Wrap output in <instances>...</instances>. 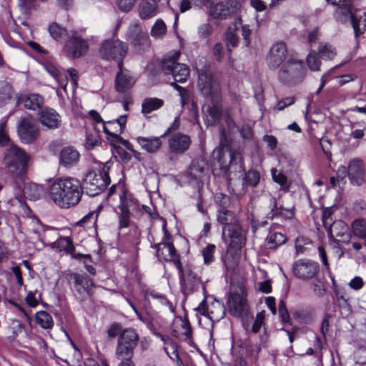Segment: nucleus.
<instances>
[{"label": "nucleus", "instance_id": "obj_1", "mask_svg": "<svg viewBox=\"0 0 366 366\" xmlns=\"http://www.w3.org/2000/svg\"><path fill=\"white\" fill-rule=\"evenodd\" d=\"M225 141V132L224 129H222L220 146L214 152L218 154V162L220 169L228 176V186L230 187L232 185V174L240 177L243 176L245 171L241 154L226 146Z\"/></svg>", "mask_w": 366, "mask_h": 366}, {"label": "nucleus", "instance_id": "obj_2", "mask_svg": "<svg viewBox=\"0 0 366 366\" xmlns=\"http://www.w3.org/2000/svg\"><path fill=\"white\" fill-rule=\"evenodd\" d=\"M180 53L175 51L172 56L165 57L162 63V68L165 74H172L174 82L171 85L179 92L182 97V102L185 104L189 99L187 89L180 86L177 83H184L189 75V68L184 64L177 62Z\"/></svg>", "mask_w": 366, "mask_h": 366}, {"label": "nucleus", "instance_id": "obj_3", "mask_svg": "<svg viewBox=\"0 0 366 366\" xmlns=\"http://www.w3.org/2000/svg\"><path fill=\"white\" fill-rule=\"evenodd\" d=\"M30 160L29 154L19 146L11 144L4 151L3 164L9 173L22 179L27 172Z\"/></svg>", "mask_w": 366, "mask_h": 366}, {"label": "nucleus", "instance_id": "obj_4", "mask_svg": "<svg viewBox=\"0 0 366 366\" xmlns=\"http://www.w3.org/2000/svg\"><path fill=\"white\" fill-rule=\"evenodd\" d=\"M306 69L303 61L289 58L280 67L278 72L279 80L287 85L295 86L305 79Z\"/></svg>", "mask_w": 366, "mask_h": 366}, {"label": "nucleus", "instance_id": "obj_5", "mask_svg": "<svg viewBox=\"0 0 366 366\" xmlns=\"http://www.w3.org/2000/svg\"><path fill=\"white\" fill-rule=\"evenodd\" d=\"M109 169V167L105 164L101 170H91L87 173L84 179V185L89 196L100 194L110 184Z\"/></svg>", "mask_w": 366, "mask_h": 366}, {"label": "nucleus", "instance_id": "obj_6", "mask_svg": "<svg viewBox=\"0 0 366 366\" xmlns=\"http://www.w3.org/2000/svg\"><path fill=\"white\" fill-rule=\"evenodd\" d=\"M177 270L179 277L181 290L184 295L188 296L198 290L202 285L201 277L196 271V268L190 264L183 266L177 262Z\"/></svg>", "mask_w": 366, "mask_h": 366}, {"label": "nucleus", "instance_id": "obj_7", "mask_svg": "<svg viewBox=\"0 0 366 366\" xmlns=\"http://www.w3.org/2000/svg\"><path fill=\"white\" fill-rule=\"evenodd\" d=\"M126 39L130 43L134 50L142 54L150 48L151 41L147 32L137 21L132 22L127 31Z\"/></svg>", "mask_w": 366, "mask_h": 366}, {"label": "nucleus", "instance_id": "obj_8", "mask_svg": "<svg viewBox=\"0 0 366 366\" xmlns=\"http://www.w3.org/2000/svg\"><path fill=\"white\" fill-rule=\"evenodd\" d=\"M197 87L207 101L213 98L217 100L219 97H222L219 81L211 73L206 71L199 72Z\"/></svg>", "mask_w": 366, "mask_h": 366}, {"label": "nucleus", "instance_id": "obj_9", "mask_svg": "<svg viewBox=\"0 0 366 366\" xmlns=\"http://www.w3.org/2000/svg\"><path fill=\"white\" fill-rule=\"evenodd\" d=\"M127 50L128 46L125 42L119 39H107L100 44L99 54L105 60L121 61L126 55Z\"/></svg>", "mask_w": 366, "mask_h": 366}, {"label": "nucleus", "instance_id": "obj_10", "mask_svg": "<svg viewBox=\"0 0 366 366\" xmlns=\"http://www.w3.org/2000/svg\"><path fill=\"white\" fill-rule=\"evenodd\" d=\"M336 5L337 6L335 13L336 20L340 23H345L350 21L356 37L363 34L365 29H361L360 26V19L353 13L351 0H344V2Z\"/></svg>", "mask_w": 366, "mask_h": 366}, {"label": "nucleus", "instance_id": "obj_11", "mask_svg": "<svg viewBox=\"0 0 366 366\" xmlns=\"http://www.w3.org/2000/svg\"><path fill=\"white\" fill-rule=\"evenodd\" d=\"M171 237L165 232L162 241L159 243L152 245L156 249V257L159 261L172 262L174 267H177V262L182 263L174 244L170 241Z\"/></svg>", "mask_w": 366, "mask_h": 366}, {"label": "nucleus", "instance_id": "obj_12", "mask_svg": "<svg viewBox=\"0 0 366 366\" xmlns=\"http://www.w3.org/2000/svg\"><path fill=\"white\" fill-rule=\"evenodd\" d=\"M138 335L132 328L123 330L118 338V343L116 348V356L121 359L125 356L132 357L134 349L137 345Z\"/></svg>", "mask_w": 366, "mask_h": 366}, {"label": "nucleus", "instance_id": "obj_13", "mask_svg": "<svg viewBox=\"0 0 366 366\" xmlns=\"http://www.w3.org/2000/svg\"><path fill=\"white\" fill-rule=\"evenodd\" d=\"M209 14L215 19H224L239 11L241 4L237 0H227L226 2H211L206 0Z\"/></svg>", "mask_w": 366, "mask_h": 366}, {"label": "nucleus", "instance_id": "obj_14", "mask_svg": "<svg viewBox=\"0 0 366 366\" xmlns=\"http://www.w3.org/2000/svg\"><path fill=\"white\" fill-rule=\"evenodd\" d=\"M17 132L22 143H34L39 136V129L36 119L31 115L22 117L18 123Z\"/></svg>", "mask_w": 366, "mask_h": 366}, {"label": "nucleus", "instance_id": "obj_15", "mask_svg": "<svg viewBox=\"0 0 366 366\" xmlns=\"http://www.w3.org/2000/svg\"><path fill=\"white\" fill-rule=\"evenodd\" d=\"M288 51L286 44L278 41L272 45L266 58L268 67L274 70L280 68L288 59Z\"/></svg>", "mask_w": 366, "mask_h": 366}, {"label": "nucleus", "instance_id": "obj_16", "mask_svg": "<svg viewBox=\"0 0 366 366\" xmlns=\"http://www.w3.org/2000/svg\"><path fill=\"white\" fill-rule=\"evenodd\" d=\"M68 178L56 179L50 187L49 195L51 199L59 207H69Z\"/></svg>", "mask_w": 366, "mask_h": 366}, {"label": "nucleus", "instance_id": "obj_17", "mask_svg": "<svg viewBox=\"0 0 366 366\" xmlns=\"http://www.w3.org/2000/svg\"><path fill=\"white\" fill-rule=\"evenodd\" d=\"M227 229L225 237L222 235V237L224 242L227 244L228 249L235 251L241 249L246 243V232L241 224Z\"/></svg>", "mask_w": 366, "mask_h": 366}, {"label": "nucleus", "instance_id": "obj_18", "mask_svg": "<svg viewBox=\"0 0 366 366\" xmlns=\"http://www.w3.org/2000/svg\"><path fill=\"white\" fill-rule=\"evenodd\" d=\"M319 271L317 262L307 259H299L296 261L292 267V272L295 277L302 280L312 279Z\"/></svg>", "mask_w": 366, "mask_h": 366}, {"label": "nucleus", "instance_id": "obj_19", "mask_svg": "<svg viewBox=\"0 0 366 366\" xmlns=\"http://www.w3.org/2000/svg\"><path fill=\"white\" fill-rule=\"evenodd\" d=\"M119 71L115 79V89L120 94H127L135 84L136 79L127 69L122 67L119 63Z\"/></svg>", "mask_w": 366, "mask_h": 366}, {"label": "nucleus", "instance_id": "obj_20", "mask_svg": "<svg viewBox=\"0 0 366 366\" xmlns=\"http://www.w3.org/2000/svg\"><path fill=\"white\" fill-rule=\"evenodd\" d=\"M202 111L208 124H214L222 116V97H219L217 100L213 98V99L207 101V103L202 107Z\"/></svg>", "mask_w": 366, "mask_h": 366}, {"label": "nucleus", "instance_id": "obj_21", "mask_svg": "<svg viewBox=\"0 0 366 366\" xmlns=\"http://www.w3.org/2000/svg\"><path fill=\"white\" fill-rule=\"evenodd\" d=\"M365 169L363 162L360 159H353L349 162L347 166V175L350 183L360 186L365 181Z\"/></svg>", "mask_w": 366, "mask_h": 366}, {"label": "nucleus", "instance_id": "obj_22", "mask_svg": "<svg viewBox=\"0 0 366 366\" xmlns=\"http://www.w3.org/2000/svg\"><path fill=\"white\" fill-rule=\"evenodd\" d=\"M191 144V139L188 135L177 133L169 139V148L171 152L176 154L184 153Z\"/></svg>", "mask_w": 366, "mask_h": 366}, {"label": "nucleus", "instance_id": "obj_23", "mask_svg": "<svg viewBox=\"0 0 366 366\" xmlns=\"http://www.w3.org/2000/svg\"><path fill=\"white\" fill-rule=\"evenodd\" d=\"M127 115H121L116 119L104 122L103 130L107 135L119 139V134L122 133L125 129Z\"/></svg>", "mask_w": 366, "mask_h": 366}, {"label": "nucleus", "instance_id": "obj_24", "mask_svg": "<svg viewBox=\"0 0 366 366\" xmlns=\"http://www.w3.org/2000/svg\"><path fill=\"white\" fill-rule=\"evenodd\" d=\"M217 220L222 225V236L225 237L227 229L232 228L240 224L235 212L232 210L217 211Z\"/></svg>", "mask_w": 366, "mask_h": 366}, {"label": "nucleus", "instance_id": "obj_25", "mask_svg": "<svg viewBox=\"0 0 366 366\" xmlns=\"http://www.w3.org/2000/svg\"><path fill=\"white\" fill-rule=\"evenodd\" d=\"M242 187L235 194L238 198H241L247 192V187H256L260 181V174L257 170L250 169L243 174Z\"/></svg>", "mask_w": 366, "mask_h": 366}, {"label": "nucleus", "instance_id": "obj_26", "mask_svg": "<svg viewBox=\"0 0 366 366\" xmlns=\"http://www.w3.org/2000/svg\"><path fill=\"white\" fill-rule=\"evenodd\" d=\"M89 50V44L85 39L74 34L70 36V54L74 58L85 55Z\"/></svg>", "mask_w": 366, "mask_h": 366}, {"label": "nucleus", "instance_id": "obj_27", "mask_svg": "<svg viewBox=\"0 0 366 366\" xmlns=\"http://www.w3.org/2000/svg\"><path fill=\"white\" fill-rule=\"evenodd\" d=\"M40 122L49 129H56L60 125V117L53 109H46L41 111L39 117Z\"/></svg>", "mask_w": 366, "mask_h": 366}, {"label": "nucleus", "instance_id": "obj_28", "mask_svg": "<svg viewBox=\"0 0 366 366\" xmlns=\"http://www.w3.org/2000/svg\"><path fill=\"white\" fill-rule=\"evenodd\" d=\"M18 103L27 109L36 110L42 104L43 98L38 94H22L19 97Z\"/></svg>", "mask_w": 366, "mask_h": 366}, {"label": "nucleus", "instance_id": "obj_29", "mask_svg": "<svg viewBox=\"0 0 366 366\" xmlns=\"http://www.w3.org/2000/svg\"><path fill=\"white\" fill-rule=\"evenodd\" d=\"M207 169V162L203 159H197L192 161L188 170V174L191 179L199 181L205 176Z\"/></svg>", "mask_w": 366, "mask_h": 366}, {"label": "nucleus", "instance_id": "obj_30", "mask_svg": "<svg viewBox=\"0 0 366 366\" xmlns=\"http://www.w3.org/2000/svg\"><path fill=\"white\" fill-rule=\"evenodd\" d=\"M230 312L234 316H239L246 310L245 297L240 294L234 293L229 298Z\"/></svg>", "mask_w": 366, "mask_h": 366}, {"label": "nucleus", "instance_id": "obj_31", "mask_svg": "<svg viewBox=\"0 0 366 366\" xmlns=\"http://www.w3.org/2000/svg\"><path fill=\"white\" fill-rule=\"evenodd\" d=\"M135 139L143 149L150 153L157 152L162 145V141L159 137H138Z\"/></svg>", "mask_w": 366, "mask_h": 366}, {"label": "nucleus", "instance_id": "obj_32", "mask_svg": "<svg viewBox=\"0 0 366 366\" xmlns=\"http://www.w3.org/2000/svg\"><path fill=\"white\" fill-rule=\"evenodd\" d=\"M44 69L51 75L61 86L64 92H66L67 78L64 74H62L58 68L51 62H45L43 64Z\"/></svg>", "mask_w": 366, "mask_h": 366}, {"label": "nucleus", "instance_id": "obj_33", "mask_svg": "<svg viewBox=\"0 0 366 366\" xmlns=\"http://www.w3.org/2000/svg\"><path fill=\"white\" fill-rule=\"evenodd\" d=\"M83 194V188L79 180L70 177V206L76 205Z\"/></svg>", "mask_w": 366, "mask_h": 366}, {"label": "nucleus", "instance_id": "obj_34", "mask_svg": "<svg viewBox=\"0 0 366 366\" xmlns=\"http://www.w3.org/2000/svg\"><path fill=\"white\" fill-rule=\"evenodd\" d=\"M316 52L325 61H331L337 56L336 48L327 42H320Z\"/></svg>", "mask_w": 366, "mask_h": 366}, {"label": "nucleus", "instance_id": "obj_35", "mask_svg": "<svg viewBox=\"0 0 366 366\" xmlns=\"http://www.w3.org/2000/svg\"><path fill=\"white\" fill-rule=\"evenodd\" d=\"M351 229L354 236L364 239L366 247V219L357 218L351 224Z\"/></svg>", "mask_w": 366, "mask_h": 366}, {"label": "nucleus", "instance_id": "obj_36", "mask_svg": "<svg viewBox=\"0 0 366 366\" xmlns=\"http://www.w3.org/2000/svg\"><path fill=\"white\" fill-rule=\"evenodd\" d=\"M225 312L224 305L222 302L214 300L209 306L208 318L212 321H219L224 317Z\"/></svg>", "mask_w": 366, "mask_h": 366}, {"label": "nucleus", "instance_id": "obj_37", "mask_svg": "<svg viewBox=\"0 0 366 366\" xmlns=\"http://www.w3.org/2000/svg\"><path fill=\"white\" fill-rule=\"evenodd\" d=\"M164 100L159 98H146L142 104V112L147 115L160 109L164 105Z\"/></svg>", "mask_w": 366, "mask_h": 366}, {"label": "nucleus", "instance_id": "obj_38", "mask_svg": "<svg viewBox=\"0 0 366 366\" xmlns=\"http://www.w3.org/2000/svg\"><path fill=\"white\" fill-rule=\"evenodd\" d=\"M17 204L24 209L29 210V207L25 202L20 198L15 197L5 201H0V214L4 216L5 214L11 212L12 207Z\"/></svg>", "mask_w": 366, "mask_h": 366}, {"label": "nucleus", "instance_id": "obj_39", "mask_svg": "<svg viewBox=\"0 0 366 366\" xmlns=\"http://www.w3.org/2000/svg\"><path fill=\"white\" fill-rule=\"evenodd\" d=\"M158 2L152 1V2L144 1L141 3L139 8V16L143 19H147L155 16Z\"/></svg>", "mask_w": 366, "mask_h": 366}, {"label": "nucleus", "instance_id": "obj_40", "mask_svg": "<svg viewBox=\"0 0 366 366\" xmlns=\"http://www.w3.org/2000/svg\"><path fill=\"white\" fill-rule=\"evenodd\" d=\"M24 194L30 200L35 201L43 195L44 189L41 186L35 183H29L24 187Z\"/></svg>", "mask_w": 366, "mask_h": 366}, {"label": "nucleus", "instance_id": "obj_41", "mask_svg": "<svg viewBox=\"0 0 366 366\" xmlns=\"http://www.w3.org/2000/svg\"><path fill=\"white\" fill-rule=\"evenodd\" d=\"M138 204L135 199L132 198L126 193H123L120 195V205L119 208L120 210L131 212L132 211L137 209Z\"/></svg>", "mask_w": 366, "mask_h": 366}, {"label": "nucleus", "instance_id": "obj_42", "mask_svg": "<svg viewBox=\"0 0 366 366\" xmlns=\"http://www.w3.org/2000/svg\"><path fill=\"white\" fill-rule=\"evenodd\" d=\"M36 323L44 329H50L54 326L53 318L46 311H39L36 313Z\"/></svg>", "mask_w": 366, "mask_h": 366}, {"label": "nucleus", "instance_id": "obj_43", "mask_svg": "<svg viewBox=\"0 0 366 366\" xmlns=\"http://www.w3.org/2000/svg\"><path fill=\"white\" fill-rule=\"evenodd\" d=\"M214 202L218 207L217 211L230 210L232 201L228 195L223 193H217L214 197Z\"/></svg>", "mask_w": 366, "mask_h": 366}, {"label": "nucleus", "instance_id": "obj_44", "mask_svg": "<svg viewBox=\"0 0 366 366\" xmlns=\"http://www.w3.org/2000/svg\"><path fill=\"white\" fill-rule=\"evenodd\" d=\"M70 345L73 350L72 360L70 366H85L86 359L84 358L82 351L70 340Z\"/></svg>", "mask_w": 366, "mask_h": 366}, {"label": "nucleus", "instance_id": "obj_45", "mask_svg": "<svg viewBox=\"0 0 366 366\" xmlns=\"http://www.w3.org/2000/svg\"><path fill=\"white\" fill-rule=\"evenodd\" d=\"M167 28L161 19H157L151 29V36L154 39H162L167 34Z\"/></svg>", "mask_w": 366, "mask_h": 366}, {"label": "nucleus", "instance_id": "obj_46", "mask_svg": "<svg viewBox=\"0 0 366 366\" xmlns=\"http://www.w3.org/2000/svg\"><path fill=\"white\" fill-rule=\"evenodd\" d=\"M320 57L315 50L311 49L307 57V64L309 69L313 71H320L322 64Z\"/></svg>", "mask_w": 366, "mask_h": 366}, {"label": "nucleus", "instance_id": "obj_47", "mask_svg": "<svg viewBox=\"0 0 366 366\" xmlns=\"http://www.w3.org/2000/svg\"><path fill=\"white\" fill-rule=\"evenodd\" d=\"M12 86L6 81H0V107L5 105L11 97Z\"/></svg>", "mask_w": 366, "mask_h": 366}, {"label": "nucleus", "instance_id": "obj_48", "mask_svg": "<svg viewBox=\"0 0 366 366\" xmlns=\"http://www.w3.org/2000/svg\"><path fill=\"white\" fill-rule=\"evenodd\" d=\"M49 32L50 35L56 41H62L67 35L66 29L61 27L57 23H52L49 26Z\"/></svg>", "mask_w": 366, "mask_h": 366}, {"label": "nucleus", "instance_id": "obj_49", "mask_svg": "<svg viewBox=\"0 0 366 366\" xmlns=\"http://www.w3.org/2000/svg\"><path fill=\"white\" fill-rule=\"evenodd\" d=\"M70 255L73 258H75L76 259H84V267H85V269H86V271L92 275H94L96 274L95 268L92 265L88 264V263H87L88 261L91 260L90 255L89 254H81L79 253L76 254L74 252V247L71 244V242H70Z\"/></svg>", "mask_w": 366, "mask_h": 366}, {"label": "nucleus", "instance_id": "obj_50", "mask_svg": "<svg viewBox=\"0 0 366 366\" xmlns=\"http://www.w3.org/2000/svg\"><path fill=\"white\" fill-rule=\"evenodd\" d=\"M287 241L286 237L281 232H274L267 237V244L269 248L275 249L283 244Z\"/></svg>", "mask_w": 366, "mask_h": 366}, {"label": "nucleus", "instance_id": "obj_51", "mask_svg": "<svg viewBox=\"0 0 366 366\" xmlns=\"http://www.w3.org/2000/svg\"><path fill=\"white\" fill-rule=\"evenodd\" d=\"M78 80H79V76L77 71L74 69L70 68V81L71 82L72 86H73V101L75 104L76 109V112H79V104L80 103V101L76 97V89L78 86Z\"/></svg>", "mask_w": 366, "mask_h": 366}, {"label": "nucleus", "instance_id": "obj_52", "mask_svg": "<svg viewBox=\"0 0 366 366\" xmlns=\"http://www.w3.org/2000/svg\"><path fill=\"white\" fill-rule=\"evenodd\" d=\"M52 249L59 252H64L65 254H69V237H59L56 242L50 243Z\"/></svg>", "mask_w": 366, "mask_h": 366}, {"label": "nucleus", "instance_id": "obj_53", "mask_svg": "<svg viewBox=\"0 0 366 366\" xmlns=\"http://www.w3.org/2000/svg\"><path fill=\"white\" fill-rule=\"evenodd\" d=\"M272 208L271 209L272 217H274L275 216H284L285 217L290 218L293 215V212L290 209H287L283 208L282 207H277V201L275 197L272 198Z\"/></svg>", "mask_w": 366, "mask_h": 366}, {"label": "nucleus", "instance_id": "obj_54", "mask_svg": "<svg viewBox=\"0 0 366 366\" xmlns=\"http://www.w3.org/2000/svg\"><path fill=\"white\" fill-rule=\"evenodd\" d=\"M149 297L154 299H157L159 300L161 304L167 305L171 312H174V307L173 305L169 301H168L163 295L158 294L154 290H148L145 292V297L148 298Z\"/></svg>", "mask_w": 366, "mask_h": 366}, {"label": "nucleus", "instance_id": "obj_55", "mask_svg": "<svg viewBox=\"0 0 366 366\" xmlns=\"http://www.w3.org/2000/svg\"><path fill=\"white\" fill-rule=\"evenodd\" d=\"M334 212V207H330L325 208L322 212V222L324 227L327 229L328 233H332V219H330L332 213Z\"/></svg>", "mask_w": 366, "mask_h": 366}, {"label": "nucleus", "instance_id": "obj_56", "mask_svg": "<svg viewBox=\"0 0 366 366\" xmlns=\"http://www.w3.org/2000/svg\"><path fill=\"white\" fill-rule=\"evenodd\" d=\"M311 244V241L305 237L297 238L295 242V249L297 254H303L308 249V246Z\"/></svg>", "mask_w": 366, "mask_h": 366}, {"label": "nucleus", "instance_id": "obj_57", "mask_svg": "<svg viewBox=\"0 0 366 366\" xmlns=\"http://www.w3.org/2000/svg\"><path fill=\"white\" fill-rule=\"evenodd\" d=\"M213 31V26L209 23H204L199 26L197 34L200 39H206L209 36Z\"/></svg>", "mask_w": 366, "mask_h": 366}, {"label": "nucleus", "instance_id": "obj_58", "mask_svg": "<svg viewBox=\"0 0 366 366\" xmlns=\"http://www.w3.org/2000/svg\"><path fill=\"white\" fill-rule=\"evenodd\" d=\"M264 319H265V315L264 312H258L256 315L254 321L253 322L252 327V332L253 333H257L259 332L261 327L264 325Z\"/></svg>", "mask_w": 366, "mask_h": 366}, {"label": "nucleus", "instance_id": "obj_59", "mask_svg": "<svg viewBox=\"0 0 366 366\" xmlns=\"http://www.w3.org/2000/svg\"><path fill=\"white\" fill-rule=\"evenodd\" d=\"M215 250V246L214 244H208L202 250V255L205 264H210L214 261V253Z\"/></svg>", "mask_w": 366, "mask_h": 366}, {"label": "nucleus", "instance_id": "obj_60", "mask_svg": "<svg viewBox=\"0 0 366 366\" xmlns=\"http://www.w3.org/2000/svg\"><path fill=\"white\" fill-rule=\"evenodd\" d=\"M9 142V137L6 129V119L0 122V145L5 146Z\"/></svg>", "mask_w": 366, "mask_h": 366}, {"label": "nucleus", "instance_id": "obj_61", "mask_svg": "<svg viewBox=\"0 0 366 366\" xmlns=\"http://www.w3.org/2000/svg\"><path fill=\"white\" fill-rule=\"evenodd\" d=\"M119 9L124 11H129L134 6L136 0H116Z\"/></svg>", "mask_w": 366, "mask_h": 366}, {"label": "nucleus", "instance_id": "obj_62", "mask_svg": "<svg viewBox=\"0 0 366 366\" xmlns=\"http://www.w3.org/2000/svg\"><path fill=\"white\" fill-rule=\"evenodd\" d=\"M131 212L120 210L119 214V224L120 228H126L129 227L130 222Z\"/></svg>", "mask_w": 366, "mask_h": 366}, {"label": "nucleus", "instance_id": "obj_63", "mask_svg": "<svg viewBox=\"0 0 366 366\" xmlns=\"http://www.w3.org/2000/svg\"><path fill=\"white\" fill-rule=\"evenodd\" d=\"M295 97H289L284 98L277 102L274 109L277 111L283 110L285 107L292 105L295 103Z\"/></svg>", "mask_w": 366, "mask_h": 366}, {"label": "nucleus", "instance_id": "obj_64", "mask_svg": "<svg viewBox=\"0 0 366 366\" xmlns=\"http://www.w3.org/2000/svg\"><path fill=\"white\" fill-rule=\"evenodd\" d=\"M123 332L122 326L119 323L114 322L110 325L107 330V335L109 338H114L117 335H120Z\"/></svg>", "mask_w": 366, "mask_h": 366}]
</instances>
